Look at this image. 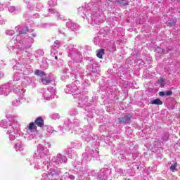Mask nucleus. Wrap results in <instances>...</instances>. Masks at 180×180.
<instances>
[{
  "instance_id": "nucleus-17",
  "label": "nucleus",
  "mask_w": 180,
  "mask_h": 180,
  "mask_svg": "<svg viewBox=\"0 0 180 180\" xmlns=\"http://www.w3.org/2000/svg\"><path fill=\"white\" fill-rule=\"evenodd\" d=\"M14 92L19 96L20 99L23 98V96H25V89L20 86L14 88Z\"/></svg>"
},
{
  "instance_id": "nucleus-12",
  "label": "nucleus",
  "mask_w": 180,
  "mask_h": 180,
  "mask_svg": "<svg viewBox=\"0 0 180 180\" xmlns=\"http://www.w3.org/2000/svg\"><path fill=\"white\" fill-rule=\"evenodd\" d=\"M58 175V171L56 169H51L50 173L43 174V180H53V176Z\"/></svg>"
},
{
  "instance_id": "nucleus-30",
  "label": "nucleus",
  "mask_w": 180,
  "mask_h": 180,
  "mask_svg": "<svg viewBox=\"0 0 180 180\" xmlns=\"http://www.w3.org/2000/svg\"><path fill=\"white\" fill-rule=\"evenodd\" d=\"M35 75H37L38 77H43V75H44V72L41 71V70H37L34 72Z\"/></svg>"
},
{
  "instance_id": "nucleus-35",
  "label": "nucleus",
  "mask_w": 180,
  "mask_h": 180,
  "mask_svg": "<svg viewBox=\"0 0 180 180\" xmlns=\"http://www.w3.org/2000/svg\"><path fill=\"white\" fill-rule=\"evenodd\" d=\"M6 33V34H8V36H13V34H15V31L12 30H7Z\"/></svg>"
},
{
  "instance_id": "nucleus-23",
  "label": "nucleus",
  "mask_w": 180,
  "mask_h": 180,
  "mask_svg": "<svg viewBox=\"0 0 180 180\" xmlns=\"http://www.w3.org/2000/svg\"><path fill=\"white\" fill-rule=\"evenodd\" d=\"M49 12L52 13V15H56V16L58 18V19H63V15H60V13H58V11H57V10H56L54 8H49Z\"/></svg>"
},
{
  "instance_id": "nucleus-42",
  "label": "nucleus",
  "mask_w": 180,
  "mask_h": 180,
  "mask_svg": "<svg viewBox=\"0 0 180 180\" xmlns=\"http://www.w3.org/2000/svg\"><path fill=\"white\" fill-rule=\"evenodd\" d=\"M24 2H25V4H33L34 0H24Z\"/></svg>"
},
{
  "instance_id": "nucleus-57",
  "label": "nucleus",
  "mask_w": 180,
  "mask_h": 180,
  "mask_svg": "<svg viewBox=\"0 0 180 180\" xmlns=\"http://www.w3.org/2000/svg\"><path fill=\"white\" fill-rule=\"evenodd\" d=\"M51 53H56V52H54V49H52L51 50Z\"/></svg>"
},
{
  "instance_id": "nucleus-11",
  "label": "nucleus",
  "mask_w": 180,
  "mask_h": 180,
  "mask_svg": "<svg viewBox=\"0 0 180 180\" xmlns=\"http://www.w3.org/2000/svg\"><path fill=\"white\" fill-rule=\"evenodd\" d=\"M68 160L67 157L61 154H58L52 159L53 162H55L56 164H63V162L65 163Z\"/></svg>"
},
{
  "instance_id": "nucleus-50",
  "label": "nucleus",
  "mask_w": 180,
  "mask_h": 180,
  "mask_svg": "<svg viewBox=\"0 0 180 180\" xmlns=\"http://www.w3.org/2000/svg\"><path fill=\"white\" fill-rule=\"evenodd\" d=\"M159 51H162L161 54H167V52H165V50L159 49Z\"/></svg>"
},
{
  "instance_id": "nucleus-4",
  "label": "nucleus",
  "mask_w": 180,
  "mask_h": 180,
  "mask_svg": "<svg viewBox=\"0 0 180 180\" xmlns=\"http://www.w3.org/2000/svg\"><path fill=\"white\" fill-rule=\"evenodd\" d=\"M68 57H70L73 61L69 62V67L72 71H77L78 68V63L82 61V53L77 49L74 45L70 44L67 48Z\"/></svg>"
},
{
  "instance_id": "nucleus-33",
  "label": "nucleus",
  "mask_w": 180,
  "mask_h": 180,
  "mask_svg": "<svg viewBox=\"0 0 180 180\" xmlns=\"http://www.w3.org/2000/svg\"><path fill=\"white\" fill-rule=\"evenodd\" d=\"M43 54H44V52L41 50H38L35 52V56L37 58L43 56Z\"/></svg>"
},
{
  "instance_id": "nucleus-1",
  "label": "nucleus",
  "mask_w": 180,
  "mask_h": 180,
  "mask_svg": "<svg viewBox=\"0 0 180 180\" xmlns=\"http://www.w3.org/2000/svg\"><path fill=\"white\" fill-rule=\"evenodd\" d=\"M0 127L6 129V134H8L9 140L13 141L19 134V123L18 122V117L10 115L7 120H3L0 122Z\"/></svg>"
},
{
  "instance_id": "nucleus-41",
  "label": "nucleus",
  "mask_w": 180,
  "mask_h": 180,
  "mask_svg": "<svg viewBox=\"0 0 180 180\" xmlns=\"http://www.w3.org/2000/svg\"><path fill=\"white\" fill-rule=\"evenodd\" d=\"M165 95L166 96H171V95H172V91H165Z\"/></svg>"
},
{
  "instance_id": "nucleus-26",
  "label": "nucleus",
  "mask_w": 180,
  "mask_h": 180,
  "mask_svg": "<svg viewBox=\"0 0 180 180\" xmlns=\"http://www.w3.org/2000/svg\"><path fill=\"white\" fill-rule=\"evenodd\" d=\"M41 82L44 85H49L51 83V79L50 77H46L45 79H41Z\"/></svg>"
},
{
  "instance_id": "nucleus-9",
  "label": "nucleus",
  "mask_w": 180,
  "mask_h": 180,
  "mask_svg": "<svg viewBox=\"0 0 180 180\" xmlns=\"http://www.w3.org/2000/svg\"><path fill=\"white\" fill-rule=\"evenodd\" d=\"M83 130V134H82V139H84V140L86 141H91L92 136L89 135V133L92 131V127L89 125L85 126L84 127Z\"/></svg>"
},
{
  "instance_id": "nucleus-21",
  "label": "nucleus",
  "mask_w": 180,
  "mask_h": 180,
  "mask_svg": "<svg viewBox=\"0 0 180 180\" xmlns=\"http://www.w3.org/2000/svg\"><path fill=\"white\" fill-rule=\"evenodd\" d=\"M86 102H88V97L85 95H82L79 100V105L84 106V105H86Z\"/></svg>"
},
{
  "instance_id": "nucleus-54",
  "label": "nucleus",
  "mask_w": 180,
  "mask_h": 180,
  "mask_svg": "<svg viewBox=\"0 0 180 180\" xmlns=\"http://www.w3.org/2000/svg\"><path fill=\"white\" fill-rule=\"evenodd\" d=\"M41 8H43V5H40L39 8L37 7V9H41Z\"/></svg>"
},
{
  "instance_id": "nucleus-48",
  "label": "nucleus",
  "mask_w": 180,
  "mask_h": 180,
  "mask_svg": "<svg viewBox=\"0 0 180 180\" xmlns=\"http://www.w3.org/2000/svg\"><path fill=\"white\" fill-rule=\"evenodd\" d=\"M160 96H165V91H160L159 93Z\"/></svg>"
},
{
  "instance_id": "nucleus-45",
  "label": "nucleus",
  "mask_w": 180,
  "mask_h": 180,
  "mask_svg": "<svg viewBox=\"0 0 180 180\" xmlns=\"http://www.w3.org/2000/svg\"><path fill=\"white\" fill-rule=\"evenodd\" d=\"M4 65H6V64H5V63H4V60H1L0 61V67L2 68Z\"/></svg>"
},
{
  "instance_id": "nucleus-16",
  "label": "nucleus",
  "mask_w": 180,
  "mask_h": 180,
  "mask_svg": "<svg viewBox=\"0 0 180 180\" xmlns=\"http://www.w3.org/2000/svg\"><path fill=\"white\" fill-rule=\"evenodd\" d=\"M28 133L32 134L33 133H37V127L34 122H31L27 125Z\"/></svg>"
},
{
  "instance_id": "nucleus-3",
  "label": "nucleus",
  "mask_w": 180,
  "mask_h": 180,
  "mask_svg": "<svg viewBox=\"0 0 180 180\" xmlns=\"http://www.w3.org/2000/svg\"><path fill=\"white\" fill-rule=\"evenodd\" d=\"M79 15L82 16L84 19H87L90 25H98L101 23L99 21V16L102 15V11L98 8V7L94 6L91 9H85L83 7H79L78 8Z\"/></svg>"
},
{
  "instance_id": "nucleus-52",
  "label": "nucleus",
  "mask_w": 180,
  "mask_h": 180,
  "mask_svg": "<svg viewBox=\"0 0 180 180\" xmlns=\"http://www.w3.org/2000/svg\"><path fill=\"white\" fill-rule=\"evenodd\" d=\"M32 4H27V8H28L30 11H32Z\"/></svg>"
},
{
  "instance_id": "nucleus-53",
  "label": "nucleus",
  "mask_w": 180,
  "mask_h": 180,
  "mask_svg": "<svg viewBox=\"0 0 180 180\" xmlns=\"http://www.w3.org/2000/svg\"><path fill=\"white\" fill-rule=\"evenodd\" d=\"M70 179H75V176L74 175L69 176Z\"/></svg>"
},
{
  "instance_id": "nucleus-8",
  "label": "nucleus",
  "mask_w": 180,
  "mask_h": 180,
  "mask_svg": "<svg viewBox=\"0 0 180 180\" xmlns=\"http://www.w3.org/2000/svg\"><path fill=\"white\" fill-rule=\"evenodd\" d=\"M28 36L29 37L23 41L22 44L20 42V46H24L26 49H30V47H32V44L34 43L33 37H36V34H30Z\"/></svg>"
},
{
  "instance_id": "nucleus-22",
  "label": "nucleus",
  "mask_w": 180,
  "mask_h": 180,
  "mask_svg": "<svg viewBox=\"0 0 180 180\" xmlns=\"http://www.w3.org/2000/svg\"><path fill=\"white\" fill-rule=\"evenodd\" d=\"M15 148L16 151H22L23 150V145L22 144V141H18L15 144Z\"/></svg>"
},
{
  "instance_id": "nucleus-37",
  "label": "nucleus",
  "mask_w": 180,
  "mask_h": 180,
  "mask_svg": "<svg viewBox=\"0 0 180 180\" xmlns=\"http://www.w3.org/2000/svg\"><path fill=\"white\" fill-rule=\"evenodd\" d=\"M90 153H91V155H92V157H95V155H98V154H99V152L96 150V152L91 150H90Z\"/></svg>"
},
{
  "instance_id": "nucleus-28",
  "label": "nucleus",
  "mask_w": 180,
  "mask_h": 180,
  "mask_svg": "<svg viewBox=\"0 0 180 180\" xmlns=\"http://www.w3.org/2000/svg\"><path fill=\"white\" fill-rule=\"evenodd\" d=\"M20 103H22V102H20V99H15L14 101H12V105L15 107H18L20 105Z\"/></svg>"
},
{
  "instance_id": "nucleus-14",
  "label": "nucleus",
  "mask_w": 180,
  "mask_h": 180,
  "mask_svg": "<svg viewBox=\"0 0 180 180\" xmlns=\"http://www.w3.org/2000/svg\"><path fill=\"white\" fill-rule=\"evenodd\" d=\"M59 33L61 34H64L65 37H66V39L70 41L74 39V37L75 36V32L68 30L66 33L64 32V30H59Z\"/></svg>"
},
{
  "instance_id": "nucleus-19",
  "label": "nucleus",
  "mask_w": 180,
  "mask_h": 180,
  "mask_svg": "<svg viewBox=\"0 0 180 180\" xmlns=\"http://www.w3.org/2000/svg\"><path fill=\"white\" fill-rule=\"evenodd\" d=\"M22 84L23 86H27V85H30V84H32V79L30 77L26 76L22 79Z\"/></svg>"
},
{
  "instance_id": "nucleus-36",
  "label": "nucleus",
  "mask_w": 180,
  "mask_h": 180,
  "mask_svg": "<svg viewBox=\"0 0 180 180\" xmlns=\"http://www.w3.org/2000/svg\"><path fill=\"white\" fill-rule=\"evenodd\" d=\"M46 131L48 133H54V128H53V127H48Z\"/></svg>"
},
{
  "instance_id": "nucleus-44",
  "label": "nucleus",
  "mask_w": 180,
  "mask_h": 180,
  "mask_svg": "<svg viewBox=\"0 0 180 180\" xmlns=\"http://www.w3.org/2000/svg\"><path fill=\"white\" fill-rule=\"evenodd\" d=\"M4 77H5V74L0 70V79H2V78H4Z\"/></svg>"
},
{
  "instance_id": "nucleus-58",
  "label": "nucleus",
  "mask_w": 180,
  "mask_h": 180,
  "mask_svg": "<svg viewBox=\"0 0 180 180\" xmlns=\"http://www.w3.org/2000/svg\"><path fill=\"white\" fill-rule=\"evenodd\" d=\"M45 68H49V65L46 64V65H45Z\"/></svg>"
},
{
  "instance_id": "nucleus-24",
  "label": "nucleus",
  "mask_w": 180,
  "mask_h": 180,
  "mask_svg": "<svg viewBox=\"0 0 180 180\" xmlns=\"http://www.w3.org/2000/svg\"><path fill=\"white\" fill-rule=\"evenodd\" d=\"M96 56L98 58H101V60L103 58V55L105 54V49H99V50H97L96 51Z\"/></svg>"
},
{
  "instance_id": "nucleus-51",
  "label": "nucleus",
  "mask_w": 180,
  "mask_h": 180,
  "mask_svg": "<svg viewBox=\"0 0 180 180\" xmlns=\"http://www.w3.org/2000/svg\"><path fill=\"white\" fill-rule=\"evenodd\" d=\"M33 18H34V19H37V18H39V13H35V14H34Z\"/></svg>"
},
{
  "instance_id": "nucleus-47",
  "label": "nucleus",
  "mask_w": 180,
  "mask_h": 180,
  "mask_svg": "<svg viewBox=\"0 0 180 180\" xmlns=\"http://www.w3.org/2000/svg\"><path fill=\"white\" fill-rule=\"evenodd\" d=\"M160 81H161V83H160L161 86H164V82H165V80H164V79L161 78Z\"/></svg>"
},
{
  "instance_id": "nucleus-13",
  "label": "nucleus",
  "mask_w": 180,
  "mask_h": 180,
  "mask_svg": "<svg viewBox=\"0 0 180 180\" xmlns=\"http://www.w3.org/2000/svg\"><path fill=\"white\" fill-rule=\"evenodd\" d=\"M78 126H79V121H78V120L73 122H70V120H68L65 122L63 128L65 129V130H68L69 129H74V127H78Z\"/></svg>"
},
{
  "instance_id": "nucleus-55",
  "label": "nucleus",
  "mask_w": 180,
  "mask_h": 180,
  "mask_svg": "<svg viewBox=\"0 0 180 180\" xmlns=\"http://www.w3.org/2000/svg\"><path fill=\"white\" fill-rule=\"evenodd\" d=\"M168 51H171V49H169V48H167V53H168Z\"/></svg>"
},
{
  "instance_id": "nucleus-18",
  "label": "nucleus",
  "mask_w": 180,
  "mask_h": 180,
  "mask_svg": "<svg viewBox=\"0 0 180 180\" xmlns=\"http://www.w3.org/2000/svg\"><path fill=\"white\" fill-rule=\"evenodd\" d=\"M131 119V115H124L122 117L119 118L120 123H130V120Z\"/></svg>"
},
{
  "instance_id": "nucleus-20",
  "label": "nucleus",
  "mask_w": 180,
  "mask_h": 180,
  "mask_svg": "<svg viewBox=\"0 0 180 180\" xmlns=\"http://www.w3.org/2000/svg\"><path fill=\"white\" fill-rule=\"evenodd\" d=\"M34 124H37L39 127H42L44 126V120L41 117H39L35 120Z\"/></svg>"
},
{
  "instance_id": "nucleus-40",
  "label": "nucleus",
  "mask_w": 180,
  "mask_h": 180,
  "mask_svg": "<svg viewBox=\"0 0 180 180\" xmlns=\"http://www.w3.org/2000/svg\"><path fill=\"white\" fill-rule=\"evenodd\" d=\"M26 32H27V27H25L24 29H22L20 33H19V36H20V34H25Z\"/></svg>"
},
{
  "instance_id": "nucleus-46",
  "label": "nucleus",
  "mask_w": 180,
  "mask_h": 180,
  "mask_svg": "<svg viewBox=\"0 0 180 180\" xmlns=\"http://www.w3.org/2000/svg\"><path fill=\"white\" fill-rule=\"evenodd\" d=\"M5 23V20L0 16V25H4Z\"/></svg>"
},
{
  "instance_id": "nucleus-27",
  "label": "nucleus",
  "mask_w": 180,
  "mask_h": 180,
  "mask_svg": "<svg viewBox=\"0 0 180 180\" xmlns=\"http://www.w3.org/2000/svg\"><path fill=\"white\" fill-rule=\"evenodd\" d=\"M150 103H152V105H162V101L159 98H157L150 101Z\"/></svg>"
},
{
  "instance_id": "nucleus-38",
  "label": "nucleus",
  "mask_w": 180,
  "mask_h": 180,
  "mask_svg": "<svg viewBox=\"0 0 180 180\" xmlns=\"http://www.w3.org/2000/svg\"><path fill=\"white\" fill-rule=\"evenodd\" d=\"M170 170L172 171V172H174V171H176V164L172 165Z\"/></svg>"
},
{
  "instance_id": "nucleus-25",
  "label": "nucleus",
  "mask_w": 180,
  "mask_h": 180,
  "mask_svg": "<svg viewBox=\"0 0 180 180\" xmlns=\"http://www.w3.org/2000/svg\"><path fill=\"white\" fill-rule=\"evenodd\" d=\"M22 77H23V74L19 72H15L13 75V81H20Z\"/></svg>"
},
{
  "instance_id": "nucleus-49",
  "label": "nucleus",
  "mask_w": 180,
  "mask_h": 180,
  "mask_svg": "<svg viewBox=\"0 0 180 180\" xmlns=\"http://www.w3.org/2000/svg\"><path fill=\"white\" fill-rule=\"evenodd\" d=\"M45 144H46V146H48V148H51V143L50 142H45Z\"/></svg>"
},
{
  "instance_id": "nucleus-60",
  "label": "nucleus",
  "mask_w": 180,
  "mask_h": 180,
  "mask_svg": "<svg viewBox=\"0 0 180 180\" xmlns=\"http://www.w3.org/2000/svg\"><path fill=\"white\" fill-rule=\"evenodd\" d=\"M58 58L57 56H55V59L57 60Z\"/></svg>"
},
{
  "instance_id": "nucleus-31",
  "label": "nucleus",
  "mask_w": 180,
  "mask_h": 180,
  "mask_svg": "<svg viewBox=\"0 0 180 180\" xmlns=\"http://www.w3.org/2000/svg\"><path fill=\"white\" fill-rule=\"evenodd\" d=\"M51 119H53V120H57V119H60V115L57 113L51 114L50 115Z\"/></svg>"
},
{
  "instance_id": "nucleus-7",
  "label": "nucleus",
  "mask_w": 180,
  "mask_h": 180,
  "mask_svg": "<svg viewBox=\"0 0 180 180\" xmlns=\"http://www.w3.org/2000/svg\"><path fill=\"white\" fill-rule=\"evenodd\" d=\"M54 92L55 90L53 87L44 89L42 91V98H44V101H51V99H54Z\"/></svg>"
},
{
  "instance_id": "nucleus-2",
  "label": "nucleus",
  "mask_w": 180,
  "mask_h": 180,
  "mask_svg": "<svg viewBox=\"0 0 180 180\" xmlns=\"http://www.w3.org/2000/svg\"><path fill=\"white\" fill-rule=\"evenodd\" d=\"M50 150L45 148L44 146L39 144L37 148V151L34 153L33 157L34 158V169H41L44 168V166L49 164L50 158Z\"/></svg>"
},
{
  "instance_id": "nucleus-6",
  "label": "nucleus",
  "mask_w": 180,
  "mask_h": 180,
  "mask_svg": "<svg viewBox=\"0 0 180 180\" xmlns=\"http://www.w3.org/2000/svg\"><path fill=\"white\" fill-rule=\"evenodd\" d=\"M65 92L66 94H72V95H79L81 91L78 86H77V82H75L70 84H68L65 89Z\"/></svg>"
},
{
  "instance_id": "nucleus-10",
  "label": "nucleus",
  "mask_w": 180,
  "mask_h": 180,
  "mask_svg": "<svg viewBox=\"0 0 180 180\" xmlns=\"http://www.w3.org/2000/svg\"><path fill=\"white\" fill-rule=\"evenodd\" d=\"M11 92H12V89H11V86H9V84H3L0 86V95L8 96Z\"/></svg>"
},
{
  "instance_id": "nucleus-5",
  "label": "nucleus",
  "mask_w": 180,
  "mask_h": 180,
  "mask_svg": "<svg viewBox=\"0 0 180 180\" xmlns=\"http://www.w3.org/2000/svg\"><path fill=\"white\" fill-rule=\"evenodd\" d=\"M27 48L25 45H20V42H18L15 45H12V41L8 44V49L11 53H16V54H22V57H26L27 58H30L32 57V53L27 52Z\"/></svg>"
},
{
  "instance_id": "nucleus-56",
  "label": "nucleus",
  "mask_w": 180,
  "mask_h": 180,
  "mask_svg": "<svg viewBox=\"0 0 180 180\" xmlns=\"http://www.w3.org/2000/svg\"><path fill=\"white\" fill-rule=\"evenodd\" d=\"M59 130L61 131L63 129H61V126L58 127Z\"/></svg>"
},
{
  "instance_id": "nucleus-32",
  "label": "nucleus",
  "mask_w": 180,
  "mask_h": 180,
  "mask_svg": "<svg viewBox=\"0 0 180 180\" xmlns=\"http://www.w3.org/2000/svg\"><path fill=\"white\" fill-rule=\"evenodd\" d=\"M54 47H56V49H58V47H60L61 46V41L56 40L54 41L53 44Z\"/></svg>"
},
{
  "instance_id": "nucleus-59",
  "label": "nucleus",
  "mask_w": 180,
  "mask_h": 180,
  "mask_svg": "<svg viewBox=\"0 0 180 180\" xmlns=\"http://www.w3.org/2000/svg\"><path fill=\"white\" fill-rule=\"evenodd\" d=\"M16 68H17V66H16V65H14V66H13V69H14V70H16Z\"/></svg>"
},
{
  "instance_id": "nucleus-15",
  "label": "nucleus",
  "mask_w": 180,
  "mask_h": 180,
  "mask_svg": "<svg viewBox=\"0 0 180 180\" xmlns=\"http://www.w3.org/2000/svg\"><path fill=\"white\" fill-rule=\"evenodd\" d=\"M66 26L68 29H70L72 32H75V30H79V25L72 21L70 20L66 22Z\"/></svg>"
},
{
  "instance_id": "nucleus-29",
  "label": "nucleus",
  "mask_w": 180,
  "mask_h": 180,
  "mask_svg": "<svg viewBox=\"0 0 180 180\" xmlns=\"http://www.w3.org/2000/svg\"><path fill=\"white\" fill-rule=\"evenodd\" d=\"M48 5L51 7L56 6L57 5V0H50L48 1Z\"/></svg>"
},
{
  "instance_id": "nucleus-39",
  "label": "nucleus",
  "mask_w": 180,
  "mask_h": 180,
  "mask_svg": "<svg viewBox=\"0 0 180 180\" xmlns=\"http://www.w3.org/2000/svg\"><path fill=\"white\" fill-rule=\"evenodd\" d=\"M176 23V20H172L169 22V26H175V24Z\"/></svg>"
},
{
  "instance_id": "nucleus-34",
  "label": "nucleus",
  "mask_w": 180,
  "mask_h": 180,
  "mask_svg": "<svg viewBox=\"0 0 180 180\" xmlns=\"http://www.w3.org/2000/svg\"><path fill=\"white\" fill-rule=\"evenodd\" d=\"M119 2L120 5L122 6H126V5H129V2H127L126 0H120Z\"/></svg>"
},
{
  "instance_id": "nucleus-61",
  "label": "nucleus",
  "mask_w": 180,
  "mask_h": 180,
  "mask_svg": "<svg viewBox=\"0 0 180 180\" xmlns=\"http://www.w3.org/2000/svg\"><path fill=\"white\" fill-rule=\"evenodd\" d=\"M95 44H98V43H96V41H94Z\"/></svg>"
},
{
  "instance_id": "nucleus-43",
  "label": "nucleus",
  "mask_w": 180,
  "mask_h": 180,
  "mask_svg": "<svg viewBox=\"0 0 180 180\" xmlns=\"http://www.w3.org/2000/svg\"><path fill=\"white\" fill-rule=\"evenodd\" d=\"M15 7L11 6L8 8V11H9V12H11L12 13L15 12Z\"/></svg>"
}]
</instances>
